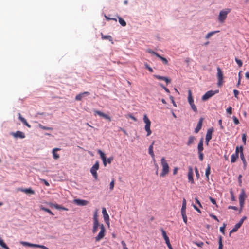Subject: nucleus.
Returning a JSON list of instances; mask_svg holds the SVG:
<instances>
[{
  "label": "nucleus",
  "instance_id": "nucleus-36",
  "mask_svg": "<svg viewBox=\"0 0 249 249\" xmlns=\"http://www.w3.org/2000/svg\"><path fill=\"white\" fill-rule=\"evenodd\" d=\"M218 244V249H223L222 239V237L221 236L219 237Z\"/></svg>",
  "mask_w": 249,
  "mask_h": 249
},
{
  "label": "nucleus",
  "instance_id": "nucleus-21",
  "mask_svg": "<svg viewBox=\"0 0 249 249\" xmlns=\"http://www.w3.org/2000/svg\"><path fill=\"white\" fill-rule=\"evenodd\" d=\"M102 213L103 214V217L105 221H107L109 220V215L107 214V210L105 208H102Z\"/></svg>",
  "mask_w": 249,
  "mask_h": 249
},
{
  "label": "nucleus",
  "instance_id": "nucleus-55",
  "mask_svg": "<svg viewBox=\"0 0 249 249\" xmlns=\"http://www.w3.org/2000/svg\"><path fill=\"white\" fill-rule=\"evenodd\" d=\"M40 180L42 182H43L46 186H49L50 185V184L49 183V182L48 181H47L45 179H40Z\"/></svg>",
  "mask_w": 249,
  "mask_h": 249
},
{
  "label": "nucleus",
  "instance_id": "nucleus-58",
  "mask_svg": "<svg viewBox=\"0 0 249 249\" xmlns=\"http://www.w3.org/2000/svg\"><path fill=\"white\" fill-rule=\"evenodd\" d=\"M246 218H247V217H246V216H244V217H243L241 219V220L238 222V223H240V225H242V224H243V222H244V221L245 220H246Z\"/></svg>",
  "mask_w": 249,
  "mask_h": 249
},
{
  "label": "nucleus",
  "instance_id": "nucleus-60",
  "mask_svg": "<svg viewBox=\"0 0 249 249\" xmlns=\"http://www.w3.org/2000/svg\"><path fill=\"white\" fill-rule=\"evenodd\" d=\"M242 175H239V176H238V181H239V185L241 186V184H242Z\"/></svg>",
  "mask_w": 249,
  "mask_h": 249
},
{
  "label": "nucleus",
  "instance_id": "nucleus-31",
  "mask_svg": "<svg viewBox=\"0 0 249 249\" xmlns=\"http://www.w3.org/2000/svg\"><path fill=\"white\" fill-rule=\"evenodd\" d=\"M195 140V138L194 136H190L189 138L188 141L187 142V145L188 146H190L191 144H193Z\"/></svg>",
  "mask_w": 249,
  "mask_h": 249
},
{
  "label": "nucleus",
  "instance_id": "nucleus-49",
  "mask_svg": "<svg viewBox=\"0 0 249 249\" xmlns=\"http://www.w3.org/2000/svg\"><path fill=\"white\" fill-rule=\"evenodd\" d=\"M232 118H233V122L235 124H239V121L236 117L233 116Z\"/></svg>",
  "mask_w": 249,
  "mask_h": 249
},
{
  "label": "nucleus",
  "instance_id": "nucleus-25",
  "mask_svg": "<svg viewBox=\"0 0 249 249\" xmlns=\"http://www.w3.org/2000/svg\"><path fill=\"white\" fill-rule=\"evenodd\" d=\"M242 225H240V223H237L235 226H234V227L230 231V235H231V233H233V232H236L238 230V229H239L240 228V227Z\"/></svg>",
  "mask_w": 249,
  "mask_h": 249
},
{
  "label": "nucleus",
  "instance_id": "nucleus-35",
  "mask_svg": "<svg viewBox=\"0 0 249 249\" xmlns=\"http://www.w3.org/2000/svg\"><path fill=\"white\" fill-rule=\"evenodd\" d=\"M158 57L163 62V64L167 65L168 64V60L166 58L161 56V55H159L158 56Z\"/></svg>",
  "mask_w": 249,
  "mask_h": 249
},
{
  "label": "nucleus",
  "instance_id": "nucleus-16",
  "mask_svg": "<svg viewBox=\"0 0 249 249\" xmlns=\"http://www.w3.org/2000/svg\"><path fill=\"white\" fill-rule=\"evenodd\" d=\"M247 196L244 189H242L239 196V202H244Z\"/></svg>",
  "mask_w": 249,
  "mask_h": 249
},
{
  "label": "nucleus",
  "instance_id": "nucleus-5",
  "mask_svg": "<svg viewBox=\"0 0 249 249\" xmlns=\"http://www.w3.org/2000/svg\"><path fill=\"white\" fill-rule=\"evenodd\" d=\"M99 163L98 161H97L94 165L91 168L90 170L91 174L96 180L98 179V174L97 171L99 169Z\"/></svg>",
  "mask_w": 249,
  "mask_h": 249
},
{
  "label": "nucleus",
  "instance_id": "nucleus-13",
  "mask_svg": "<svg viewBox=\"0 0 249 249\" xmlns=\"http://www.w3.org/2000/svg\"><path fill=\"white\" fill-rule=\"evenodd\" d=\"M203 118L202 117L200 118L199 120V121H198L196 127L195 129V132L196 133H197L200 131V130L201 129L202 124H203Z\"/></svg>",
  "mask_w": 249,
  "mask_h": 249
},
{
  "label": "nucleus",
  "instance_id": "nucleus-33",
  "mask_svg": "<svg viewBox=\"0 0 249 249\" xmlns=\"http://www.w3.org/2000/svg\"><path fill=\"white\" fill-rule=\"evenodd\" d=\"M219 32V31H213V32H209V33H208L207 34V35L205 37H206V39H208L210 37H211L215 33H218Z\"/></svg>",
  "mask_w": 249,
  "mask_h": 249
},
{
  "label": "nucleus",
  "instance_id": "nucleus-22",
  "mask_svg": "<svg viewBox=\"0 0 249 249\" xmlns=\"http://www.w3.org/2000/svg\"><path fill=\"white\" fill-rule=\"evenodd\" d=\"M154 77L158 80H162L165 81L167 84H168L170 82L171 80L169 79L168 78L164 76H161L160 75H154Z\"/></svg>",
  "mask_w": 249,
  "mask_h": 249
},
{
  "label": "nucleus",
  "instance_id": "nucleus-41",
  "mask_svg": "<svg viewBox=\"0 0 249 249\" xmlns=\"http://www.w3.org/2000/svg\"><path fill=\"white\" fill-rule=\"evenodd\" d=\"M147 52L148 53H151L152 54H153V55H155V56H156L157 57H158V56L159 55V54L158 53H157L156 52L150 50V49H148L147 50Z\"/></svg>",
  "mask_w": 249,
  "mask_h": 249
},
{
  "label": "nucleus",
  "instance_id": "nucleus-39",
  "mask_svg": "<svg viewBox=\"0 0 249 249\" xmlns=\"http://www.w3.org/2000/svg\"><path fill=\"white\" fill-rule=\"evenodd\" d=\"M241 71H240L238 73V82L236 85L237 87H238L239 86V85H240V81H241Z\"/></svg>",
  "mask_w": 249,
  "mask_h": 249
},
{
  "label": "nucleus",
  "instance_id": "nucleus-11",
  "mask_svg": "<svg viewBox=\"0 0 249 249\" xmlns=\"http://www.w3.org/2000/svg\"><path fill=\"white\" fill-rule=\"evenodd\" d=\"M94 115L97 114V115H99L100 116L103 117L105 119H107L109 122L111 121V117L110 116H109L107 114L104 113L103 112H102L100 111L95 110H94Z\"/></svg>",
  "mask_w": 249,
  "mask_h": 249
},
{
  "label": "nucleus",
  "instance_id": "nucleus-46",
  "mask_svg": "<svg viewBox=\"0 0 249 249\" xmlns=\"http://www.w3.org/2000/svg\"><path fill=\"white\" fill-rule=\"evenodd\" d=\"M54 206H55V208H56L57 209H62V210H66V211L68 210V209L67 208L61 207L58 204H56Z\"/></svg>",
  "mask_w": 249,
  "mask_h": 249
},
{
  "label": "nucleus",
  "instance_id": "nucleus-19",
  "mask_svg": "<svg viewBox=\"0 0 249 249\" xmlns=\"http://www.w3.org/2000/svg\"><path fill=\"white\" fill-rule=\"evenodd\" d=\"M154 143V141H153L152 142L151 144L149 146V147L148 148V153L151 156V157H152V158L153 159H154V158H155V155H154L153 149Z\"/></svg>",
  "mask_w": 249,
  "mask_h": 249
},
{
  "label": "nucleus",
  "instance_id": "nucleus-64",
  "mask_svg": "<svg viewBox=\"0 0 249 249\" xmlns=\"http://www.w3.org/2000/svg\"><path fill=\"white\" fill-rule=\"evenodd\" d=\"M178 171V167H175L174 170H173V174L174 175H175L177 174V172Z\"/></svg>",
  "mask_w": 249,
  "mask_h": 249
},
{
  "label": "nucleus",
  "instance_id": "nucleus-43",
  "mask_svg": "<svg viewBox=\"0 0 249 249\" xmlns=\"http://www.w3.org/2000/svg\"><path fill=\"white\" fill-rule=\"evenodd\" d=\"M145 67L151 72L153 71V70L151 67H150L147 63L144 64Z\"/></svg>",
  "mask_w": 249,
  "mask_h": 249
},
{
  "label": "nucleus",
  "instance_id": "nucleus-7",
  "mask_svg": "<svg viewBox=\"0 0 249 249\" xmlns=\"http://www.w3.org/2000/svg\"><path fill=\"white\" fill-rule=\"evenodd\" d=\"M218 92H219L218 90H214V91L209 90V91H207L204 95H203V96L202 97V100L203 101H206V100H208L209 98H210L211 97H212L213 96L215 95V94L218 93Z\"/></svg>",
  "mask_w": 249,
  "mask_h": 249
},
{
  "label": "nucleus",
  "instance_id": "nucleus-29",
  "mask_svg": "<svg viewBox=\"0 0 249 249\" xmlns=\"http://www.w3.org/2000/svg\"><path fill=\"white\" fill-rule=\"evenodd\" d=\"M188 101L189 103H192L194 102V100L193 98V96L192 95V91L191 90H189L188 91Z\"/></svg>",
  "mask_w": 249,
  "mask_h": 249
},
{
  "label": "nucleus",
  "instance_id": "nucleus-47",
  "mask_svg": "<svg viewBox=\"0 0 249 249\" xmlns=\"http://www.w3.org/2000/svg\"><path fill=\"white\" fill-rule=\"evenodd\" d=\"M242 141H243L244 145H246V134H242Z\"/></svg>",
  "mask_w": 249,
  "mask_h": 249
},
{
  "label": "nucleus",
  "instance_id": "nucleus-44",
  "mask_svg": "<svg viewBox=\"0 0 249 249\" xmlns=\"http://www.w3.org/2000/svg\"><path fill=\"white\" fill-rule=\"evenodd\" d=\"M198 156H199V159L200 161H202L203 160V154L202 152H198Z\"/></svg>",
  "mask_w": 249,
  "mask_h": 249
},
{
  "label": "nucleus",
  "instance_id": "nucleus-6",
  "mask_svg": "<svg viewBox=\"0 0 249 249\" xmlns=\"http://www.w3.org/2000/svg\"><path fill=\"white\" fill-rule=\"evenodd\" d=\"M217 77L218 79L217 85L218 87H221L223 84V73L219 67L217 68Z\"/></svg>",
  "mask_w": 249,
  "mask_h": 249
},
{
  "label": "nucleus",
  "instance_id": "nucleus-61",
  "mask_svg": "<svg viewBox=\"0 0 249 249\" xmlns=\"http://www.w3.org/2000/svg\"><path fill=\"white\" fill-rule=\"evenodd\" d=\"M239 153H240V147L237 146L236 147L235 153L234 154H237V155L239 156Z\"/></svg>",
  "mask_w": 249,
  "mask_h": 249
},
{
  "label": "nucleus",
  "instance_id": "nucleus-3",
  "mask_svg": "<svg viewBox=\"0 0 249 249\" xmlns=\"http://www.w3.org/2000/svg\"><path fill=\"white\" fill-rule=\"evenodd\" d=\"M143 121L145 123V130L147 132V136H149L151 134V130L150 129V126H151V121L148 119V117L147 116L146 114H144L143 116Z\"/></svg>",
  "mask_w": 249,
  "mask_h": 249
},
{
  "label": "nucleus",
  "instance_id": "nucleus-30",
  "mask_svg": "<svg viewBox=\"0 0 249 249\" xmlns=\"http://www.w3.org/2000/svg\"><path fill=\"white\" fill-rule=\"evenodd\" d=\"M20 243L23 246H29V247H35V244H32V243H29L27 242H25V241H21L20 242Z\"/></svg>",
  "mask_w": 249,
  "mask_h": 249
},
{
  "label": "nucleus",
  "instance_id": "nucleus-50",
  "mask_svg": "<svg viewBox=\"0 0 249 249\" xmlns=\"http://www.w3.org/2000/svg\"><path fill=\"white\" fill-rule=\"evenodd\" d=\"M161 231L162 235L163 238H165L168 237L166 234V231L163 229H162L161 230Z\"/></svg>",
  "mask_w": 249,
  "mask_h": 249
},
{
  "label": "nucleus",
  "instance_id": "nucleus-15",
  "mask_svg": "<svg viewBox=\"0 0 249 249\" xmlns=\"http://www.w3.org/2000/svg\"><path fill=\"white\" fill-rule=\"evenodd\" d=\"M12 135L15 138H20L23 139L25 137V135L24 133L20 131H17L15 133H12Z\"/></svg>",
  "mask_w": 249,
  "mask_h": 249
},
{
  "label": "nucleus",
  "instance_id": "nucleus-8",
  "mask_svg": "<svg viewBox=\"0 0 249 249\" xmlns=\"http://www.w3.org/2000/svg\"><path fill=\"white\" fill-rule=\"evenodd\" d=\"M182 206L181 209V213L182 216L183 221L185 224L187 222V217L186 214V203H182Z\"/></svg>",
  "mask_w": 249,
  "mask_h": 249
},
{
  "label": "nucleus",
  "instance_id": "nucleus-18",
  "mask_svg": "<svg viewBox=\"0 0 249 249\" xmlns=\"http://www.w3.org/2000/svg\"><path fill=\"white\" fill-rule=\"evenodd\" d=\"M18 118L22 122V123L27 126L28 128H31V126L29 123L27 122L26 120L22 117L21 114L20 113H18Z\"/></svg>",
  "mask_w": 249,
  "mask_h": 249
},
{
  "label": "nucleus",
  "instance_id": "nucleus-52",
  "mask_svg": "<svg viewBox=\"0 0 249 249\" xmlns=\"http://www.w3.org/2000/svg\"><path fill=\"white\" fill-rule=\"evenodd\" d=\"M41 209H42L43 210H44V211H46V212H47L49 213H50L51 214H52V215H54V214H53V213H52V212H51L49 209H47V208H43V207H42V208H41Z\"/></svg>",
  "mask_w": 249,
  "mask_h": 249
},
{
  "label": "nucleus",
  "instance_id": "nucleus-54",
  "mask_svg": "<svg viewBox=\"0 0 249 249\" xmlns=\"http://www.w3.org/2000/svg\"><path fill=\"white\" fill-rule=\"evenodd\" d=\"M226 111L229 114H231L232 113V107H229L227 108Z\"/></svg>",
  "mask_w": 249,
  "mask_h": 249
},
{
  "label": "nucleus",
  "instance_id": "nucleus-37",
  "mask_svg": "<svg viewBox=\"0 0 249 249\" xmlns=\"http://www.w3.org/2000/svg\"><path fill=\"white\" fill-rule=\"evenodd\" d=\"M189 104L190 105L191 108L193 110V111H195V112H197V107L194 104V102H192V103H189Z\"/></svg>",
  "mask_w": 249,
  "mask_h": 249
},
{
  "label": "nucleus",
  "instance_id": "nucleus-27",
  "mask_svg": "<svg viewBox=\"0 0 249 249\" xmlns=\"http://www.w3.org/2000/svg\"><path fill=\"white\" fill-rule=\"evenodd\" d=\"M101 36L102 39H103V40L107 39L110 41H112V37L111 36H109V35L105 36L103 34V33L101 34Z\"/></svg>",
  "mask_w": 249,
  "mask_h": 249
},
{
  "label": "nucleus",
  "instance_id": "nucleus-32",
  "mask_svg": "<svg viewBox=\"0 0 249 249\" xmlns=\"http://www.w3.org/2000/svg\"><path fill=\"white\" fill-rule=\"evenodd\" d=\"M118 21L119 23L123 27L126 26V22L121 17H118Z\"/></svg>",
  "mask_w": 249,
  "mask_h": 249
},
{
  "label": "nucleus",
  "instance_id": "nucleus-38",
  "mask_svg": "<svg viewBox=\"0 0 249 249\" xmlns=\"http://www.w3.org/2000/svg\"><path fill=\"white\" fill-rule=\"evenodd\" d=\"M98 153L100 154V157L102 159V160H104V159L106 158L105 154L101 150H98Z\"/></svg>",
  "mask_w": 249,
  "mask_h": 249
},
{
  "label": "nucleus",
  "instance_id": "nucleus-57",
  "mask_svg": "<svg viewBox=\"0 0 249 249\" xmlns=\"http://www.w3.org/2000/svg\"><path fill=\"white\" fill-rule=\"evenodd\" d=\"M194 243L199 247H202L204 245V243L202 242H199L198 243L195 242Z\"/></svg>",
  "mask_w": 249,
  "mask_h": 249
},
{
  "label": "nucleus",
  "instance_id": "nucleus-12",
  "mask_svg": "<svg viewBox=\"0 0 249 249\" xmlns=\"http://www.w3.org/2000/svg\"><path fill=\"white\" fill-rule=\"evenodd\" d=\"M17 191H20L26 194H35V191L32 189L31 188L23 189L21 188H19L17 189Z\"/></svg>",
  "mask_w": 249,
  "mask_h": 249
},
{
  "label": "nucleus",
  "instance_id": "nucleus-51",
  "mask_svg": "<svg viewBox=\"0 0 249 249\" xmlns=\"http://www.w3.org/2000/svg\"><path fill=\"white\" fill-rule=\"evenodd\" d=\"M128 116L135 122H136L137 121V118L135 117L134 116H133L132 114H128Z\"/></svg>",
  "mask_w": 249,
  "mask_h": 249
},
{
  "label": "nucleus",
  "instance_id": "nucleus-26",
  "mask_svg": "<svg viewBox=\"0 0 249 249\" xmlns=\"http://www.w3.org/2000/svg\"><path fill=\"white\" fill-rule=\"evenodd\" d=\"M210 170H211L210 165L209 164H208L207 165V168L206 169V171H205V176H206L207 180L208 181L209 179V175H210V173H211Z\"/></svg>",
  "mask_w": 249,
  "mask_h": 249
},
{
  "label": "nucleus",
  "instance_id": "nucleus-14",
  "mask_svg": "<svg viewBox=\"0 0 249 249\" xmlns=\"http://www.w3.org/2000/svg\"><path fill=\"white\" fill-rule=\"evenodd\" d=\"M90 94V93L88 91H85L83 93H80L75 96V99L77 101H81L82 99L85 96H88Z\"/></svg>",
  "mask_w": 249,
  "mask_h": 249
},
{
  "label": "nucleus",
  "instance_id": "nucleus-10",
  "mask_svg": "<svg viewBox=\"0 0 249 249\" xmlns=\"http://www.w3.org/2000/svg\"><path fill=\"white\" fill-rule=\"evenodd\" d=\"M240 156L243 163L244 169H245L247 165V163L244 156L243 147L242 146L240 147Z\"/></svg>",
  "mask_w": 249,
  "mask_h": 249
},
{
  "label": "nucleus",
  "instance_id": "nucleus-1",
  "mask_svg": "<svg viewBox=\"0 0 249 249\" xmlns=\"http://www.w3.org/2000/svg\"><path fill=\"white\" fill-rule=\"evenodd\" d=\"M161 164L162 166V171L160 174V177H165L169 172V166L167 160L164 157L161 159Z\"/></svg>",
  "mask_w": 249,
  "mask_h": 249
},
{
  "label": "nucleus",
  "instance_id": "nucleus-24",
  "mask_svg": "<svg viewBox=\"0 0 249 249\" xmlns=\"http://www.w3.org/2000/svg\"><path fill=\"white\" fill-rule=\"evenodd\" d=\"M203 138H201L198 143V146H197L198 152H202L203 151Z\"/></svg>",
  "mask_w": 249,
  "mask_h": 249
},
{
  "label": "nucleus",
  "instance_id": "nucleus-34",
  "mask_svg": "<svg viewBox=\"0 0 249 249\" xmlns=\"http://www.w3.org/2000/svg\"><path fill=\"white\" fill-rule=\"evenodd\" d=\"M38 126L40 128L43 129V130H53V128L43 126L40 124H39Z\"/></svg>",
  "mask_w": 249,
  "mask_h": 249
},
{
  "label": "nucleus",
  "instance_id": "nucleus-9",
  "mask_svg": "<svg viewBox=\"0 0 249 249\" xmlns=\"http://www.w3.org/2000/svg\"><path fill=\"white\" fill-rule=\"evenodd\" d=\"M100 226L97 215L95 214L93 217V233H95L97 231L98 227Z\"/></svg>",
  "mask_w": 249,
  "mask_h": 249
},
{
  "label": "nucleus",
  "instance_id": "nucleus-17",
  "mask_svg": "<svg viewBox=\"0 0 249 249\" xmlns=\"http://www.w3.org/2000/svg\"><path fill=\"white\" fill-rule=\"evenodd\" d=\"M188 180L191 183H194V179H193V172L192 167H189V171L188 173Z\"/></svg>",
  "mask_w": 249,
  "mask_h": 249
},
{
  "label": "nucleus",
  "instance_id": "nucleus-40",
  "mask_svg": "<svg viewBox=\"0 0 249 249\" xmlns=\"http://www.w3.org/2000/svg\"><path fill=\"white\" fill-rule=\"evenodd\" d=\"M235 60L237 64H238L239 67H241L242 66L243 63L241 60L238 59L237 58H235Z\"/></svg>",
  "mask_w": 249,
  "mask_h": 249
},
{
  "label": "nucleus",
  "instance_id": "nucleus-56",
  "mask_svg": "<svg viewBox=\"0 0 249 249\" xmlns=\"http://www.w3.org/2000/svg\"><path fill=\"white\" fill-rule=\"evenodd\" d=\"M114 186V180H112L110 183V189L112 190Z\"/></svg>",
  "mask_w": 249,
  "mask_h": 249
},
{
  "label": "nucleus",
  "instance_id": "nucleus-2",
  "mask_svg": "<svg viewBox=\"0 0 249 249\" xmlns=\"http://www.w3.org/2000/svg\"><path fill=\"white\" fill-rule=\"evenodd\" d=\"M230 8H227L220 11L218 19L221 23H223L227 17V15L231 12Z\"/></svg>",
  "mask_w": 249,
  "mask_h": 249
},
{
  "label": "nucleus",
  "instance_id": "nucleus-45",
  "mask_svg": "<svg viewBox=\"0 0 249 249\" xmlns=\"http://www.w3.org/2000/svg\"><path fill=\"white\" fill-rule=\"evenodd\" d=\"M35 247L39 248H41L42 249H48V248L44 245H40L36 244L35 245Z\"/></svg>",
  "mask_w": 249,
  "mask_h": 249
},
{
  "label": "nucleus",
  "instance_id": "nucleus-59",
  "mask_svg": "<svg viewBox=\"0 0 249 249\" xmlns=\"http://www.w3.org/2000/svg\"><path fill=\"white\" fill-rule=\"evenodd\" d=\"M195 170L196 176L197 178H198L199 177V174L198 172V170L196 167L195 168Z\"/></svg>",
  "mask_w": 249,
  "mask_h": 249
},
{
  "label": "nucleus",
  "instance_id": "nucleus-4",
  "mask_svg": "<svg viewBox=\"0 0 249 249\" xmlns=\"http://www.w3.org/2000/svg\"><path fill=\"white\" fill-rule=\"evenodd\" d=\"M100 231L98 233V235L95 237V241L96 242H99L101 239H102L105 235V232H106V229L103 224H101L100 226Z\"/></svg>",
  "mask_w": 249,
  "mask_h": 249
},
{
  "label": "nucleus",
  "instance_id": "nucleus-28",
  "mask_svg": "<svg viewBox=\"0 0 249 249\" xmlns=\"http://www.w3.org/2000/svg\"><path fill=\"white\" fill-rule=\"evenodd\" d=\"M238 157L239 156H238L237 154H233L231 156V163H234L236 161L237 159L238 158Z\"/></svg>",
  "mask_w": 249,
  "mask_h": 249
},
{
  "label": "nucleus",
  "instance_id": "nucleus-20",
  "mask_svg": "<svg viewBox=\"0 0 249 249\" xmlns=\"http://www.w3.org/2000/svg\"><path fill=\"white\" fill-rule=\"evenodd\" d=\"M213 132V128H210L207 130V133L206 135L205 140H211L212 139Z\"/></svg>",
  "mask_w": 249,
  "mask_h": 249
},
{
  "label": "nucleus",
  "instance_id": "nucleus-42",
  "mask_svg": "<svg viewBox=\"0 0 249 249\" xmlns=\"http://www.w3.org/2000/svg\"><path fill=\"white\" fill-rule=\"evenodd\" d=\"M226 226V224L224 223L222 227L220 228V231L224 235L225 234V228Z\"/></svg>",
  "mask_w": 249,
  "mask_h": 249
},
{
  "label": "nucleus",
  "instance_id": "nucleus-62",
  "mask_svg": "<svg viewBox=\"0 0 249 249\" xmlns=\"http://www.w3.org/2000/svg\"><path fill=\"white\" fill-rule=\"evenodd\" d=\"M113 158L112 157H109L107 159V162L108 163H111V162H112V161L113 160Z\"/></svg>",
  "mask_w": 249,
  "mask_h": 249
},
{
  "label": "nucleus",
  "instance_id": "nucleus-23",
  "mask_svg": "<svg viewBox=\"0 0 249 249\" xmlns=\"http://www.w3.org/2000/svg\"><path fill=\"white\" fill-rule=\"evenodd\" d=\"M60 150V149L58 148H55L53 150L52 153L53 155V157L54 159L57 160L59 158L60 156L59 154H57L56 152L57 151H59Z\"/></svg>",
  "mask_w": 249,
  "mask_h": 249
},
{
  "label": "nucleus",
  "instance_id": "nucleus-53",
  "mask_svg": "<svg viewBox=\"0 0 249 249\" xmlns=\"http://www.w3.org/2000/svg\"><path fill=\"white\" fill-rule=\"evenodd\" d=\"M233 93H234L235 97L238 98V94L239 93V91L236 90V89H234L233 90Z\"/></svg>",
  "mask_w": 249,
  "mask_h": 249
},
{
  "label": "nucleus",
  "instance_id": "nucleus-48",
  "mask_svg": "<svg viewBox=\"0 0 249 249\" xmlns=\"http://www.w3.org/2000/svg\"><path fill=\"white\" fill-rule=\"evenodd\" d=\"M0 245L4 249L7 246L3 240L1 239H0Z\"/></svg>",
  "mask_w": 249,
  "mask_h": 249
},
{
  "label": "nucleus",
  "instance_id": "nucleus-63",
  "mask_svg": "<svg viewBox=\"0 0 249 249\" xmlns=\"http://www.w3.org/2000/svg\"><path fill=\"white\" fill-rule=\"evenodd\" d=\"M210 216L211 217H212L214 219L216 220L217 221L219 222V220L218 219L217 217L215 215L211 214H210Z\"/></svg>",
  "mask_w": 249,
  "mask_h": 249
}]
</instances>
